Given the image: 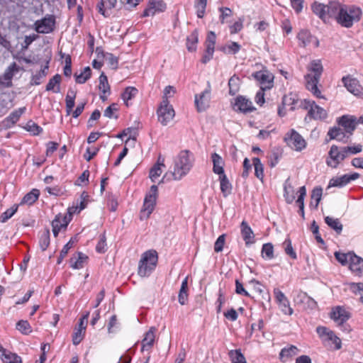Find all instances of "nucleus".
<instances>
[{
    "label": "nucleus",
    "instance_id": "51",
    "mask_svg": "<svg viewBox=\"0 0 363 363\" xmlns=\"http://www.w3.org/2000/svg\"><path fill=\"white\" fill-rule=\"evenodd\" d=\"M253 165L255 167V174L259 179H262L263 174V164L261 163L260 160L258 157H254L252 160Z\"/></svg>",
    "mask_w": 363,
    "mask_h": 363
},
{
    "label": "nucleus",
    "instance_id": "6",
    "mask_svg": "<svg viewBox=\"0 0 363 363\" xmlns=\"http://www.w3.org/2000/svg\"><path fill=\"white\" fill-rule=\"evenodd\" d=\"M300 106L308 110V116L314 120H323L327 118V111L313 101L306 99L301 101Z\"/></svg>",
    "mask_w": 363,
    "mask_h": 363
},
{
    "label": "nucleus",
    "instance_id": "52",
    "mask_svg": "<svg viewBox=\"0 0 363 363\" xmlns=\"http://www.w3.org/2000/svg\"><path fill=\"white\" fill-rule=\"evenodd\" d=\"M263 258L272 259L274 257V247L271 243L264 244L262 248Z\"/></svg>",
    "mask_w": 363,
    "mask_h": 363
},
{
    "label": "nucleus",
    "instance_id": "61",
    "mask_svg": "<svg viewBox=\"0 0 363 363\" xmlns=\"http://www.w3.org/2000/svg\"><path fill=\"white\" fill-rule=\"evenodd\" d=\"M238 77L233 76L230 77L228 82L229 86V94L230 95H235L238 90Z\"/></svg>",
    "mask_w": 363,
    "mask_h": 363
},
{
    "label": "nucleus",
    "instance_id": "48",
    "mask_svg": "<svg viewBox=\"0 0 363 363\" xmlns=\"http://www.w3.org/2000/svg\"><path fill=\"white\" fill-rule=\"evenodd\" d=\"M162 166H164L163 161L158 162L150 171V178L152 182H155L156 179L161 175L162 170Z\"/></svg>",
    "mask_w": 363,
    "mask_h": 363
},
{
    "label": "nucleus",
    "instance_id": "41",
    "mask_svg": "<svg viewBox=\"0 0 363 363\" xmlns=\"http://www.w3.org/2000/svg\"><path fill=\"white\" fill-rule=\"evenodd\" d=\"M299 195L296 200V203L299 206V213L304 218V198L306 195V189L305 186L300 187L298 190Z\"/></svg>",
    "mask_w": 363,
    "mask_h": 363
},
{
    "label": "nucleus",
    "instance_id": "42",
    "mask_svg": "<svg viewBox=\"0 0 363 363\" xmlns=\"http://www.w3.org/2000/svg\"><path fill=\"white\" fill-rule=\"evenodd\" d=\"M48 69V65L47 64L39 72L33 75L30 81L31 85H39L41 83L42 79L47 75V70Z\"/></svg>",
    "mask_w": 363,
    "mask_h": 363
},
{
    "label": "nucleus",
    "instance_id": "58",
    "mask_svg": "<svg viewBox=\"0 0 363 363\" xmlns=\"http://www.w3.org/2000/svg\"><path fill=\"white\" fill-rule=\"evenodd\" d=\"M240 45L238 43L231 42L230 43L225 45L222 50L227 54H235L240 50Z\"/></svg>",
    "mask_w": 363,
    "mask_h": 363
},
{
    "label": "nucleus",
    "instance_id": "9",
    "mask_svg": "<svg viewBox=\"0 0 363 363\" xmlns=\"http://www.w3.org/2000/svg\"><path fill=\"white\" fill-rule=\"evenodd\" d=\"M346 157V155L343 152V147H339L335 145H333L328 152L326 164L329 167L337 168L339 164Z\"/></svg>",
    "mask_w": 363,
    "mask_h": 363
},
{
    "label": "nucleus",
    "instance_id": "40",
    "mask_svg": "<svg viewBox=\"0 0 363 363\" xmlns=\"http://www.w3.org/2000/svg\"><path fill=\"white\" fill-rule=\"evenodd\" d=\"M187 289H188V282H187V278H185L181 285V288L179 293V302L182 305H184L187 301L188 294H187Z\"/></svg>",
    "mask_w": 363,
    "mask_h": 363
},
{
    "label": "nucleus",
    "instance_id": "8",
    "mask_svg": "<svg viewBox=\"0 0 363 363\" xmlns=\"http://www.w3.org/2000/svg\"><path fill=\"white\" fill-rule=\"evenodd\" d=\"M158 121L163 125H167L174 117V111L169 105L168 99H163L157 110Z\"/></svg>",
    "mask_w": 363,
    "mask_h": 363
},
{
    "label": "nucleus",
    "instance_id": "53",
    "mask_svg": "<svg viewBox=\"0 0 363 363\" xmlns=\"http://www.w3.org/2000/svg\"><path fill=\"white\" fill-rule=\"evenodd\" d=\"M229 355L233 363H246L245 358L240 350H231Z\"/></svg>",
    "mask_w": 363,
    "mask_h": 363
},
{
    "label": "nucleus",
    "instance_id": "62",
    "mask_svg": "<svg viewBox=\"0 0 363 363\" xmlns=\"http://www.w3.org/2000/svg\"><path fill=\"white\" fill-rule=\"evenodd\" d=\"M322 194H323V189L321 187H315L312 191L311 199H312V200H315V205H314L315 208H318L319 202L321 200Z\"/></svg>",
    "mask_w": 363,
    "mask_h": 363
},
{
    "label": "nucleus",
    "instance_id": "30",
    "mask_svg": "<svg viewBox=\"0 0 363 363\" xmlns=\"http://www.w3.org/2000/svg\"><path fill=\"white\" fill-rule=\"evenodd\" d=\"M298 349L294 345H290L283 348L279 353V359L282 362H286L289 359L297 354Z\"/></svg>",
    "mask_w": 363,
    "mask_h": 363
},
{
    "label": "nucleus",
    "instance_id": "45",
    "mask_svg": "<svg viewBox=\"0 0 363 363\" xmlns=\"http://www.w3.org/2000/svg\"><path fill=\"white\" fill-rule=\"evenodd\" d=\"M99 79V89L101 91V93L104 94H110V86L108 82L107 77L104 74V73H101Z\"/></svg>",
    "mask_w": 363,
    "mask_h": 363
},
{
    "label": "nucleus",
    "instance_id": "16",
    "mask_svg": "<svg viewBox=\"0 0 363 363\" xmlns=\"http://www.w3.org/2000/svg\"><path fill=\"white\" fill-rule=\"evenodd\" d=\"M70 214L69 217H70ZM70 220L66 215L58 214L52 222V232L55 237L62 229H65Z\"/></svg>",
    "mask_w": 363,
    "mask_h": 363
},
{
    "label": "nucleus",
    "instance_id": "43",
    "mask_svg": "<svg viewBox=\"0 0 363 363\" xmlns=\"http://www.w3.org/2000/svg\"><path fill=\"white\" fill-rule=\"evenodd\" d=\"M138 89L133 86L127 87L121 95L126 106H128V101L133 99L138 94Z\"/></svg>",
    "mask_w": 363,
    "mask_h": 363
},
{
    "label": "nucleus",
    "instance_id": "11",
    "mask_svg": "<svg viewBox=\"0 0 363 363\" xmlns=\"http://www.w3.org/2000/svg\"><path fill=\"white\" fill-rule=\"evenodd\" d=\"M253 77L259 82L262 90L269 89L273 86L274 76L267 70H261L252 74Z\"/></svg>",
    "mask_w": 363,
    "mask_h": 363
},
{
    "label": "nucleus",
    "instance_id": "31",
    "mask_svg": "<svg viewBox=\"0 0 363 363\" xmlns=\"http://www.w3.org/2000/svg\"><path fill=\"white\" fill-rule=\"evenodd\" d=\"M284 196L288 203H291L295 199L294 187L288 178L284 184Z\"/></svg>",
    "mask_w": 363,
    "mask_h": 363
},
{
    "label": "nucleus",
    "instance_id": "33",
    "mask_svg": "<svg viewBox=\"0 0 363 363\" xmlns=\"http://www.w3.org/2000/svg\"><path fill=\"white\" fill-rule=\"evenodd\" d=\"M298 103V98L296 94L289 93L285 95L282 99V104L284 106H289L291 111L296 109V105Z\"/></svg>",
    "mask_w": 363,
    "mask_h": 363
},
{
    "label": "nucleus",
    "instance_id": "32",
    "mask_svg": "<svg viewBox=\"0 0 363 363\" xmlns=\"http://www.w3.org/2000/svg\"><path fill=\"white\" fill-rule=\"evenodd\" d=\"M88 257L82 252H78L71 258V267L74 269H82Z\"/></svg>",
    "mask_w": 363,
    "mask_h": 363
},
{
    "label": "nucleus",
    "instance_id": "47",
    "mask_svg": "<svg viewBox=\"0 0 363 363\" xmlns=\"http://www.w3.org/2000/svg\"><path fill=\"white\" fill-rule=\"evenodd\" d=\"M39 244L43 251H45L48 247L50 245V230L48 229L45 230L41 233Z\"/></svg>",
    "mask_w": 363,
    "mask_h": 363
},
{
    "label": "nucleus",
    "instance_id": "1",
    "mask_svg": "<svg viewBox=\"0 0 363 363\" xmlns=\"http://www.w3.org/2000/svg\"><path fill=\"white\" fill-rule=\"evenodd\" d=\"M328 12L342 27L351 28L354 22L360 20L362 12L354 5L342 4L337 1L329 3Z\"/></svg>",
    "mask_w": 363,
    "mask_h": 363
},
{
    "label": "nucleus",
    "instance_id": "23",
    "mask_svg": "<svg viewBox=\"0 0 363 363\" xmlns=\"http://www.w3.org/2000/svg\"><path fill=\"white\" fill-rule=\"evenodd\" d=\"M328 7L329 4L328 5H324L318 2L313 3L311 6L313 12L323 21H325L328 18L331 17L330 13L328 12Z\"/></svg>",
    "mask_w": 363,
    "mask_h": 363
},
{
    "label": "nucleus",
    "instance_id": "4",
    "mask_svg": "<svg viewBox=\"0 0 363 363\" xmlns=\"http://www.w3.org/2000/svg\"><path fill=\"white\" fill-rule=\"evenodd\" d=\"M157 260V252L155 250H150L144 252L139 262L138 274L142 277H148L155 269Z\"/></svg>",
    "mask_w": 363,
    "mask_h": 363
},
{
    "label": "nucleus",
    "instance_id": "37",
    "mask_svg": "<svg viewBox=\"0 0 363 363\" xmlns=\"http://www.w3.org/2000/svg\"><path fill=\"white\" fill-rule=\"evenodd\" d=\"M0 357L5 363H22L21 357L6 350Z\"/></svg>",
    "mask_w": 363,
    "mask_h": 363
},
{
    "label": "nucleus",
    "instance_id": "29",
    "mask_svg": "<svg viewBox=\"0 0 363 363\" xmlns=\"http://www.w3.org/2000/svg\"><path fill=\"white\" fill-rule=\"evenodd\" d=\"M241 233L246 245L254 242V233L245 221H242L241 223Z\"/></svg>",
    "mask_w": 363,
    "mask_h": 363
},
{
    "label": "nucleus",
    "instance_id": "26",
    "mask_svg": "<svg viewBox=\"0 0 363 363\" xmlns=\"http://www.w3.org/2000/svg\"><path fill=\"white\" fill-rule=\"evenodd\" d=\"M25 111V107L20 108L13 111L7 118L4 119L3 121L4 125L6 128H10L14 125L19 120L21 116L24 113Z\"/></svg>",
    "mask_w": 363,
    "mask_h": 363
},
{
    "label": "nucleus",
    "instance_id": "63",
    "mask_svg": "<svg viewBox=\"0 0 363 363\" xmlns=\"http://www.w3.org/2000/svg\"><path fill=\"white\" fill-rule=\"evenodd\" d=\"M16 328L23 334H28L31 332L30 325L27 320H20L16 324Z\"/></svg>",
    "mask_w": 363,
    "mask_h": 363
},
{
    "label": "nucleus",
    "instance_id": "21",
    "mask_svg": "<svg viewBox=\"0 0 363 363\" xmlns=\"http://www.w3.org/2000/svg\"><path fill=\"white\" fill-rule=\"evenodd\" d=\"M338 123L350 134H352L356 128L357 121L354 116H343L338 119Z\"/></svg>",
    "mask_w": 363,
    "mask_h": 363
},
{
    "label": "nucleus",
    "instance_id": "14",
    "mask_svg": "<svg viewBox=\"0 0 363 363\" xmlns=\"http://www.w3.org/2000/svg\"><path fill=\"white\" fill-rule=\"evenodd\" d=\"M35 30L39 33H49L52 31L55 26V18L52 16L45 17L35 23Z\"/></svg>",
    "mask_w": 363,
    "mask_h": 363
},
{
    "label": "nucleus",
    "instance_id": "20",
    "mask_svg": "<svg viewBox=\"0 0 363 363\" xmlns=\"http://www.w3.org/2000/svg\"><path fill=\"white\" fill-rule=\"evenodd\" d=\"M234 109L242 113H248L252 111L254 108L250 101L242 96H240L235 99Z\"/></svg>",
    "mask_w": 363,
    "mask_h": 363
},
{
    "label": "nucleus",
    "instance_id": "34",
    "mask_svg": "<svg viewBox=\"0 0 363 363\" xmlns=\"http://www.w3.org/2000/svg\"><path fill=\"white\" fill-rule=\"evenodd\" d=\"M219 180L220 183V191L223 196L226 197L231 193L232 185L225 174L219 175Z\"/></svg>",
    "mask_w": 363,
    "mask_h": 363
},
{
    "label": "nucleus",
    "instance_id": "38",
    "mask_svg": "<svg viewBox=\"0 0 363 363\" xmlns=\"http://www.w3.org/2000/svg\"><path fill=\"white\" fill-rule=\"evenodd\" d=\"M76 97V92L73 90L69 89L67 94L65 101H66V111L67 115H69L72 112V109L74 106V99Z\"/></svg>",
    "mask_w": 363,
    "mask_h": 363
},
{
    "label": "nucleus",
    "instance_id": "60",
    "mask_svg": "<svg viewBox=\"0 0 363 363\" xmlns=\"http://www.w3.org/2000/svg\"><path fill=\"white\" fill-rule=\"evenodd\" d=\"M74 243V241L71 239L64 247L62 249L61 252H60V255L57 259V263L58 264H61V262H62L63 259L65 258V257L67 255V254L68 253V251L70 248L72 247Z\"/></svg>",
    "mask_w": 363,
    "mask_h": 363
},
{
    "label": "nucleus",
    "instance_id": "59",
    "mask_svg": "<svg viewBox=\"0 0 363 363\" xmlns=\"http://www.w3.org/2000/svg\"><path fill=\"white\" fill-rule=\"evenodd\" d=\"M362 150V145L360 144L354 146H346L343 147V152L346 155L347 157L350 155H355L359 153Z\"/></svg>",
    "mask_w": 363,
    "mask_h": 363
},
{
    "label": "nucleus",
    "instance_id": "22",
    "mask_svg": "<svg viewBox=\"0 0 363 363\" xmlns=\"http://www.w3.org/2000/svg\"><path fill=\"white\" fill-rule=\"evenodd\" d=\"M330 317L338 325H342L348 320L349 313L342 307L337 306L333 309Z\"/></svg>",
    "mask_w": 363,
    "mask_h": 363
},
{
    "label": "nucleus",
    "instance_id": "25",
    "mask_svg": "<svg viewBox=\"0 0 363 363\" xmlns=\"http://www.w3.org/2000/svg\"><path fill=\"white\" fill-rule=\"evenodd\" d=\"M211 160L213 162V171L215 174L221 175L224 173V160L217 153L214 152L211 154Z\"/></svg>",
    "mask_w": 363,
    "mask_h": 363
},
{
    "label": "nucleus",
    "instance_id": "56",
    "mask_svg": "<svg viewBox=\"0 0 363 363\" xmlns=\"http://www.w3.org/2000/svg\"><path fill=\"white\" fill-rule=\"evenodd\" d=\"M18 210V206L14 205L10 208L7 209L5 212H4L1 216H0V222L5 223L6 222L9 218H11L15 213Z\"/></svg>",
    "mask_w": 363,
    "mask_h": 363
},
{
    "label": "nucleus",
    "instance_id": "17",
    "mask_svg": "<svg viewBox=\"0 0 363 363\" xmlns=\"http://www.w3.org/2000/svg\"><path fill=\"white\" fill-rule=\"evenodd\" d=\"M166 7V4L162 0H150L148 7L144 11L143 16H154L157 12L164 11Z\"/></svg>",
    "mask_w": 363,
    "mask_h": 363
},
{
    "label": "nucleus",
    "instance_id": "24",
    "mask_svg": "<svg viewBox=\"0 0 363 363\" xmlns=\"http://www.w3.org/2000/svg\"><path fill=\"white\" fill-rule=\"evenodd\" d=\"M156 328L151 327L150 330L145 333V337L142 341V351L150 350L155 342Z\"/></svg>",
    "mask_w": 363,
    "mask_h": 363
},
{
    "label": "nucleus",
    "instance_id": "36",
    "mask_svg": "<svg viewBox=\"0 0 363 363\" xmlns=\"http://www.w3.org/2000/svg\"><path fill=\"white\" fill-rule=\"evenodd\" d=\"M325 223L337 234H340L342 230V225L338 218H334L330 216H326L324 218Z\"/></svg>",
    "mask_w": 363,
    "mask_h": 363
},
{
    "label": "nucleus",
    "instance_id": "12",
    "mask_svg": "<svg viewBox=\"0 0 363 363\" xmlns=\"http://www.w3.org/2000/svg\"><path fill=\"white\" fill-rule=\"evenodd\" d=\"M274 294L279 308L285 315H291L293 314L294 311L290 306V302L284 294L279 289H274Z\"/></svg>",
    "mask_w": 363,
    "mask_h": 363
},
{
    "label": "nucleus",
    "instance_id": "49",
    "mask_svg": "<svg viewBox=\"0 0 363 363\" xmlns=\"http://www.w3.org/2000/svg\"><path fill=\"white\" fill-rule=\"evenodd\" d=\"M282 246L286 254L288 255L291 258L293 259H296L297 258L296 253L292 247L291 241L290 239H286L282 243Z\"/></svg>",
    "mask_w": 363,
    "mask_h": 363
},
{
    "label": "nucleus",
    "instance_id": "7",
    "mask_svg": "<svg viewBox=\"0 0 363 363\" xmlns=\"http://www.w3.org/2000/svg\"><path fill=\"white\" fill-rule=\"evenodd\" d=\"M284 141L288 146L296 151H301L306 146L304 138L295 130L291 129L284 136Z\"/></svg>",
    "mask_w": 363,
    "mask_h": 363
},
{
    "label": "nucleus",
    "instance_id": "44",
    "mask_svg": "<svg viewBox=\"0 0 363 363\" xmlns=\"http://www.w3.org/2000/svg\"><path fill=\"white\" fill-rule=\"evenodd\" d=\"M40 192L38 189H33L31 191L24 196L21 203L32 205L38 199Z\"/></svg>",
    "mask_w": 363,
    "mask_h": 363
},
{
    "label": "nucleus",
    "instance_id": "2",
    "mask_svg": "<svg viewBox=\"0 0 363 363\" xmlns=\"http://www.w3.org/2000/svg\"><path fill=\"white\" fill-rule=\"evenodd\" d=\"M194 156L189 150H182L174 160L172 177L174 180H181L192 169L194 163Z\"/></svg>",
    "mask_w": 363,
    "mask_h": 363
},
{
    "label": "nucleus",
    "instance_id": "64",
    "mask_svg": "<svg viewBox=\"0 0 363 363\" xmlns=\"http://www.w3.org/2000/svg\"><path fill=\"white\" fill-rule=\"evenodd\" d=\"M85 331L82 329H76L72 336V342L74 345H79L84 338Z\"/></svg>",
    "mask_w": 363,
    "mask_h": 363
},
{
    "label": "nucleus",
    "instance_id": "35",
    "mask_svg": "<svg viewBox=\"0 0 363 363\" xmlns=\"http://www.w3.org/2000/svg\"><path fill=\"white\" fill-rule=\"evenodd\" d=\"M60 82L61 76L58 74H55L49 80L46 86V91H52L55 93H59L60 91Z\"/></svg>",
    "mask_w": 363,
    "mask_h": 363
},
{
    "label": "nucleus",
    "instance_id": "13",
    "mask_svg": "<svg viewBox=\"0 0 363 363\" xmlns=\"http://www.w3.org/2000/svg\"><path fill=\"white\" fill-rule=\"evenodd\" d=\"M342 81L345 88L351 94L354 96H360L363 94V88L357 79L347 76L344 77Z\"/></svg>",
    "mask_w": 363,
    "mask_h": 363
},
{
    "label": "nucleus",
    "instance_id": "27",
    "mask_svg": "<svg viewBox=\"0 0 363 363\" xmlns=\"http://www.w3.org/2000/svg\"><path fill=\"white\" fill-rule=\"evenodd\" d=\"M88 197L89 196L86 192H82L79 200L77 201V205L68 208L69 213L72 215V213H75L77 212L79 213L82 210L84 209L87 204L86 201Z\"/></svg>",
    "mask_w": 363,
    "mask_h": 363
},
{
    "label": "nucleus",
    "instance_id": "15",
    "mask_svg": "<svg viewBox=\"0 0 363 363\" xmlns=\"http://www.w3.org/2000/svg\"><path fill=\"white\" fill-rule=\"evenodd\" d=\"M20 67L15 63H12L5 71L3 76L0 77V84L5 86L10 87L12 86L11 79L18 72Z\"/></svg>",
    "mask_w": 363,
    "mask_h": 363
},
{
    "label": "nucleus",
    "instance_id": "5",
    "mask_svg": "<svg viewBox=\"0 0 363 363\" xmlns=\"http://www.w3.org/2000/svg\"><path fill=\"white\" fill-rule=\"evenodd\" d=\"M158 196V188L157 185L151 186L150 191L144 199L143 206L140 211V219H147L155 209Z\"/></svg>",
    "mask_w": 363,
    "mask_h": 363
},
{
    "label": "nucleus",
    "instance_id": "55",
    "mask_svg": "<svg viewBox=\"0 0 363 363\" xmlns=\"http://www.w3.org/2000/svg\"><path fill=\"white\" fill-rule=\"evenodd\" d=\"M352 255V252L342 253L340 252H335V257L337 260L342 265H347L349 263L350 259Z\"/></svg>",
    "mask_w": 363,
    "mask_h": 363
},
{
    "label": "nucleus",
    "instance_id": "57",
    "mask_svg": "<svg viewBox=\"0 0 363 363\" xmlns=\"http://www.w3.org/2000/svg\"><path fill=\"white\" fill-rule=\"evenodd\" d=\"M350 289L354 294L360 296V300L363 303V283H351Z\"/></svg>",
    "mask_w": 363,
    "mask_h": 363
},
{
    "label": "nucleus",
    "instance_id": "19",
    "mask_svg": "<svg viewBox=\"0 0 363 363\" xmlns=\"http://www.w3.org/2000/svg\"><path fill=\"white\" fill-rule=\"evenodd\" d=\"M359 177L358 173L352 174H344L341 177L333 178L330 181V186L342 187L350 183L352 180H355Z\"/></svg>",
    "mask_w": 363,
    "mask_h": 363
},
{
    "label": "nucleus",
    "instance_id": "54",
    "mask_svg": "<svg viewBox=\"0 0 363 363\" xmlns=\"http://www.w3.org/2000/svg\"><path fill=\"white\" fill-rule=\"evenodd\" d=\"M207 0H196L195 7L199 18H203L205 13Z\"/></svg>",
    "mask_w": 363,
    "mask_h": 363
},
{
    "label": "nucleus",
    "instance_id": "39",
    "mask_svg": "<svg viewBox=\"0 0 363 363\" xmlns=\"http://www.w3.org/2000/svg\"><path fill=\"white\" fill-rule=\"evenodd\" d=\"M198 43V33L196 30L192 32L186 39V48L190 52H194L196 50V44Z\"/></svg>",
    "mask_w": 363,
    "mask_h": 363
},
{
    "label": "nucleus",
    "instance_id": "10",
    "mask_svg": "<svg viewBox=\"0 0 363 363\" xmlns=\"http://www.w3.org/2000/svg\"><path fill=\"white\" fill-rule=\"evenodd\" d=\"M211 101V86L208 83V87L200 94L195 95L194 103L197 111H204L208 108Z\"/></svg>",
    "mask_w": 363,
    "mask_h": 363
},
{
    "label": "nucleus",
    "instance_id": "28",
    "mask_svg": "<svg viewBox=\"0 0 363 363\" xmlns=\"http://www.w3.org/2000/svg\"><path fill=\"white\" fill-rule=\"evenodd\" d=\"M348 264L350 270L354 272L361 273L363 270V259L357 256L354 253H352Z\"/></svg>",
    "mask_w": 363,
    "mask_h": 363
},
{
    "label": "nucleus",
    "instance_id": "50",
    "mask_svg": "<svg viewBox=\"0 0 363 363\" xmlns=\"http://www.w3.org/2000/svg\"><path fill=\"white\" fill-rule=\"evenodd\" d=\"M328 135L330 136L331 140L335 139L338 141H342L343 138H345L344 133L340 128H333L330 129Z\"/></svg>",
    "mask_w": 363,
    "mask_h": 363
},
{
    "label": "nucleus",
    "instance_id": "46",
    "mask_svg": "<svg viewBox=\"0 0 363 363\" xmlns=\"http://www.w3.org/2000/svg\"><path fill=\"white\" fill-rule=\"evenodd\" d=\"M91 73V69L89 67H85L84 69V70L79 74L77 73H75L74 77H75L77 83H79V84L85 83L86 82V80H88L90 78Z\"/></svg>",
    "mask_w": 363,
    "mask_h": 363
},
{
    "label": "nucleus",
    "instance_id": "3",
    "mask_svg": "<svg viewBox=\"0 0 363 363\" xmlns=\"http://www.w3.org/2000/svg\"><path fill=\"white\" fill-rule=\"evenodd\" d=\"M309 71L313 73V74L310 73L306 76V87L314 96L318 98H322L320 91L317 86L323 72V66L320 62L319 60L312 61L310 64Z\"/></svg>",
    "mask_w": 363,
    "mask_h": 363
},
{
    "label": "nucleus",
    "instance_id": "18",
    "mask_svg": "<svg viewBox=\"0 0 363 363\" xmlns=\"http://www.w3.org/2000/svg\"><path fill=\"white\" fill-rule=\"evenodd\" d=\"M297 38L299 40L300 45L303 47H306L311 43H313L316 48L319 45L318 40L313 36L307 30H301L298 33Z\"/></svg>",
    "mask_w": 363,
    "mask_h": 363
}]
</instances>
